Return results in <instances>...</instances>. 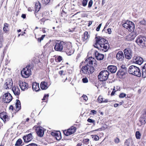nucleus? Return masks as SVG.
<instances>
[{"instance_id": "f257e3e1", "label": "nucleus", "mask_w": 146, "mask_h": 146, "mask_svg": "<svg viewBox=\"0 0 146 146\" xmlns=\"http://www.w3.org/2000/svg\"><path fill=\"white\" fill-rule=\"evenodd\" d=\"M54 49L57 51L66 52L68 56L72 55L74 52V49L72 48L70 44H66L62 41H57Z\"/></svg>"}, {"instance_id": "f03ea898", "label": "nucleus", "mask_w": 146, "mask_h": 146, "mask_svg": "<svg viewBox=\"0 0 146 146\" xmlns=\"http://www.w3.org/2000/svg\"><path fill=\"white\" fill-rule=\"evenodd\" d=\"M96 43L94 45V47L98 48L100 50L106 51L109 48V45L108 41L105 39L100 36L95 38Z\"/></svg>"}, {"instance_id": "7ed1b4c3", "label": "nucleus", "mask_w": 146, "mask_h": 146, "mask_svg": "<svg viewBox=\"0 0 146 146\" xmlns=\"http://www.w3.org/2000/svg\"><path fill=\"white\" fill-rule=\"evenodd\" d=\"M31 69H32V68L31 66V64H28V66L24 68L21 71L22 76L25 78L28 77L31 74Z\"/></svg>"}, {"instance_id": "20e7f679", "label": "nucleus", "mask_w": 146, "mask_h": 146, "mask_svg": "<svg viewBox=\"0 0 146 146\" xmlns=\"http://www.w3.org/2000/svg\"><path fill=\"white\" fill-rule=\"evenodd\" d=\"M109 74L107 70H102L100 72L98 76V79L100 81H105L108 79Z\"/></svg>"}, {"instance_id": "39448f33", "label": "nucleus", "mask_w": 146, "mask_h": 146, "mask_svg": "<svg viewBox=\"0 0 146 146\" xmlns=\"http://www.w3.org/2000/svg\"><path fill=\"white\" fill-rule=\"evenodd\" d=\"M123 26L129 31H133L135 29V25L131 21H127L123 24Z\"/></svg>"}, {"instance_id": "423d86ee", "label": "nucleus", "mask_w": 146, "mask_h": 146, "mask_svg": "<svg viewBox=\"0 0 146 146\" xmlns=\"http://www.w3.org/2000/svg\"><path fill=\"white\" fill-rule=\"evenodd\" d=\"M136 42L139 45L146 46V36L139 35L136 40Z\"/></svg>"}, {"instance_id": "0eeeda50", "label": "nucleus", "mask_w": 146, "mask_h": 146, "mask_svg": "<svg viewBox=\"0 0 146 146\" xmlns=\"http://www.w3.org/2000/svg\"><path fill=\"white\" fill-rule=\"evenodd\" d=\"M25 142L27 143L31 141L34 138L33 133H31L26 134L23 137Z\"/></svg>"}, {"instance_id": "6e6552de", "label": "nucleus", "mask_w": 146, "mask_h": 146, "mask_svg": "<svg viewBox=\"0 0 146 146\" xmlns=\"http://www.w3.org/2000/svg\"><path fill=\"white\" fill-rule=\"evenodd\" d=\"M13 85V82L12 79L11 78H8L5 80L3 88L4 89L8 90L11 88Z\"/></svg>"}, {"instance_id": "1a4fd4ad", "label": "nucleus", "mask_w": 146, "mask_h": 146, "mask_svg": "<svg viewBox=\"0 0 146 146\" xmlns=\"http://www.w3.org/2000/svg\"><path fill=\"white\" fill-rule=\"evenodd\" d=\"M3 101L5 103H9L12 100L13 97L9 93H5L3 96Z\"/></svg>"}, {"instance_id": "9d476101", "label": "nucleus", "mask_w": 146, "mask_h": 146, "mask_svg": "<svg viewBox=\"0 0 146 146\" xmlns=\"http://www.w3.org/2000/svg\"><path fill=\"white\" fill-rule=\"evenodd\" d=\"M124 52L125 58L130 59L132 57V51L129 48H126L124 50Z\"/></svg>"}, {"instance_id": "9b49d317", "label": "nucleus", "mask_w": 146, "mask_h": 146, "mask_svg": "<svg viewBox=\"0 0 146 146\" xmlns=\"http://www.w3.org/2000/svg\"><path fill=\"white\" fill-rule=\"evenodd\" d=\"M76 127H72L68 130H65L64 131V134L66 136L70 135L74 133L76 131Z\"/></svg>"}, {"instance_id": "f8f14e48", "label": "nucleus", "mask_w": 146, "mask_h": 146, "mask_svg": "<svg viewBox=\"0 0 146 146\" xmlns=\"http://www.w3.org/2000/svg\"><path fill=\"white\" fill-rule=\"evenodd\" d=\"M144 60L141 57L139 56L134 57L133 58V63L136 64H142Z\"/></svg>"}, {"instance_id": "ddd939ff", "label": "nucleus", "mask_w": 146, "mask_h": 146, "mask_svg": "<svg viewBox=\"0 0 146 146\" xmlns=\"http://www.w3.org/2000/svg\"><path fill=\"white\" fill-rule=\"evenodd\" d=\"M139 121L142 125H144L146 123V110L141 115Z\"/></svg>"}, {"instance_id": "4468645a", "label": "nucleus", "mask_w": 146, "mask_h": 146, "mask_svg": "<svg viewBox=\"0 0 146 146\" xmlns=\"http://www.w3.org/2000/svg\"><path fill=\"white\" fill-rule=\"evenodd\" d=\"M0 118L3 120L4 122L8 121L9 119L8 116L6 115V113L5 112L0 113Z\"/></svg>"}, {"instance_id": "2eb2a0df", "label": "nucleus", "mask_w": 146, "mask_h": 146, "mask_svg": "<svg viewBox=\"0 0 146 146\" xmlns=\"http://www.w3.org/2000/svg\"><path fill=\"white\" fill-rule=\"evenodd\" d=\"M84 70H86L88 73L91 74L94 71V67L91 65H89L88 64H86V66L84 68Z\"/></svg>"}, {"instance_id": "dca6fc26", "label": "nucleus", "mask_w": 146, "mask_h": 146, "mask_svg": "<svg viewBox=\"0 0 146 146\" xmlns=\"http://www.w3.org/2000/svg\"><path fill=\"white\" fill-rule=\"evenodd\" d=\"M19 86L22 90H27L28 88V85L26 82H20L19 84Z\"/></svg>"}, {"instance_id": "f3484780", "label": "nucleus", "mask_w": 146, "mask_h": 146, "mask_svg": "<svg viewBox=\"0 0 146 146\" xmlns=\"http://www.w3.org/2000/svg\"><path fill=\"white\" fill-rule=\"evenodd\" d=\"M14 95L16 96H19L20 93V91L19 88L17 86H14L12 88Z\"/></svg>"}, {"instance_id": "a211bd4d", "label": "nucleus", "mask_w": 146, "mask_h": 146, "mask_svg": "<svg viewBox=\"0 0 146 146\" xmlns=\"http://www.w3.org/2000/svg\"><path fill=\"white\" fill-rule=\"evenodd\" d=\"M36 132L38 136L42 137L44 134V130L42 127L38 128L36 129Z\"/></svg>"}, {"instance_id": "6ab92c4d", "label": "nucleus", "mask_w": 146, "mask_h": 146, "mask_svg": "<svg viewBox=\"0 0 146 146\" xmlns=\"http://www.w3.org/2000/svg\"><path fill=\"white\" fill-rule=\"evenodd\" d=\"M95 60L92 57H90L87 58L85 61V63L86 64H95Z\"/></svg>"}, {"instance_id": "aec40b11", "label": "nucleus", "mask_w": 146, "mask_h": 146, "mask_svg": "<svg viewBox=\"0 0 146 146\" xmlns=\"http://www.w3.org/2000/svg\"><path fill=\"white\" fill-rule=\"evenodd\" d=\"M108 69L111 73H113L116 72L117 70V68L115 66L111 65L108 67Z\"/></svg>"}, {"instance_id": "412c9836", "label": "nucleus", "mask_w": 146, "mask_h": 146, "mask_svg": "<svg viewBox=\"0 0 146 146\" xmlns=\"http://www.w3.org/2000/svg\"><path fill=\"white\" fill-rule=\"evenodd\" d=\"M116 57L117 59L119 61L122 60L124 58L123 53L121 51H119L117 54Z\"/></svg>"}, {"instance_id": "4be33fe9", "label": "nucleus", "mask_w": 146, "mask_h": 146, "mask_svg": "<svg viewBox=\"0 0 146 146\" xmlns=\"http://www.w3.org/2000/svg\"><path fill=\"white\" fill-rule=\"evenodd\" d=\"M135 71L133 72V75L140 77H141V74L140 72V70L138 67H137L135 69Z\"/></svg>"}, {"instance_id": "5701e85b", "label": "nucleus", "mask_w": 146, "mask_h": 146, "mask_svg": "<svg viewBox=\"0 0 146 146\" xmlns=\"http://www.w3.org/2000/svg\"><path fill=\"white\" fill-rule=\"evenodd\" d=\"M136 36V35L134 33H131L127 36V39L128 40H133Z\"/></svg>"}, {"instance_id": "b1692460", "label": "nucleus", "mask_w": 146, "mask_h": 146, "mask_svg": "<svg viewBox=\"0 0 146 146\" xmlns=\"http://www.w3.org/2000/svg\"><path fill=\"white\" fill-rule=\"evenodd\" d=\"M32 88L33 90L38 91L40 90L39 84L36 82H34L32 84Z\"/></svg>"}, {"instance_id": "393cba45", "label": "nucleus", "mask_w": 146, "mask_h": 146, "mask_svg": "<svg viewBox=\"0 0 146 146\" xmlns=\"http://www.w3.org/2000/svg\"><path fill=\"white\" fill-rule=\"evenodd\" d=\"M35 11L38 12L41 7L40 3L38 1H36L35 3Z\"/></svg>"}, {"instance_id": "a878e982", "label": "nucleus", "mask_w": 146, "mask_h": 146, "mask_svg": "<svg viewBox=\"0 0 146 146\" xmlns=\"http://www.w3.org/2000/svg\"><path fill=\"white\" fill-rule=\"evenodd\" d=\"M40 88L43 90H46L48 87L47 83L45 82H42L40 84Z\"/></svg>"}, {"instance_id": "bb28decb", "label": "nucleus", "mask_w": 146, "mask_h": 146, "mask_svg": "<svg viewBox=\"0 0 146 146\" xmlns=\"http://www.w3.org/2000/svg\"><path fill=\"white\" fill-rule=\"evenodd\" d=\"M134 65H131L130 66L128 69V72L130 74L133 75V72L135 71V69L136 68V67Z\"/></svg>"}, {"instance_id": "cd10ccee", "label": "nucleus", "mask_w": 146, "mask_h": 146, "mask_svg": "<svg viewBox=\"0 0 146 146\" xmlns=\"http://www.w3.org/2000/svg\"><path fill=\"white\" fill-rule=\"evenodd\" d=\"M84 41H86L85 43L88 40V39L90 37V36L88 34V33L87 31H85L84 33Z\"/></svg>"}, {"instance_id": "c85d7f7f", "label": "nucleus", "mask_w": 146, "mask_h": 146, "mask_svg": "<svg viewBox=\"0 0 146 146\" xmlns=\"http://www.w3.org/2000/svg\"><path fill=\"white\" fill-rule=\"evenodd\" d=\"M16 102L15 104V106L16 108V110H19L21 108V102L18 100H16Z\"/></svg>"}, {"instance_id": "c756f323", "label": "nucleus", "mask_w": 146, "mask_h": 146, "mask_svg": "<svg viewBox=\"0 0 146 146\" xmlns=\"http://www.w3.org/2000/svg\"><path fill=\"white\" fill-rule=\"evenodd\" d=\"M22 140L21 139H18L15 144V146H22L23 145Z\"/></svg>"}, {"instance_id": "7c9ffc66", "label": "nucleus", "mask_w": 146, "mask_h": 146, "mask_svg": "<svg viewBox=\"0 0 146 146\" xmlns=\"http://www.w3.org/2000/svg\"><path fill=\"white\" fill-rule=\"evenodd\" d=\"M3 31L5 33H7L9 30V25L7 23H5L4 24V27H3Z\"/></svg>"}, {"instance_id": "2f4dec72", "label": "nucleus", "mask_w": 146, "mask_h": 146, "mask_svg": "<svg viewBox=\"0 0 146 146\" xmlns=\"http://www.w3.org/2000/svg\"><path fill=\"white\" fill-rule=\"evenodd\" d=\"M144 68L145 67H143L141 74L142 77L145 78L146 77V69Z\"/></svg>"}, {"instance_id": "473e14b6", "label": "nucleus", "mask_w": 146, "mask_h": 146, "mask_svg": "<svg viewBox=\"0 0 146 146\" xmlns=\"http://www.w3.org/2000/svg\"><path fill=\"white\" fill-rule=\"evenodd\" d=\"M124 71L122 70L121 69H120L118 71L117 74L118 76H122L125 74V72H124Z\"/></svg>"}, {"instance_id": "72a5a7b5", "label": "nucleus", "mask_w": 146, "mask_h": 146, "mask_svg": "<svg viewBox=\"0 0 146 146\" xmlns=\"http://www.w3.org/2000/svg\"><path fill=\"white\" fill-rule=\"evenodd\" d=\"M96 58L98 60H102L104 58V55L102 54H98L97 56H96Z\"/></svg>"}, {"instance_id": "f704fd0d", "label": "nucleus", "mask_w": 146, "mask_h": 146, "mask_svg": "<svg viewBox=\"0 0 146 146\" xmlns=\"http://www.w3.org/2000/svg\"><path fill=\"white\" fill-rule=\"evenodd\" d=\"M135 135L137 139H140L141 137V134L139 131H137L135 133Z\"/></svg>"}, {"instance_id": "c9c22d12", "label": "nucleus", "mask_w": 146, "mask_h": 146, "mask_svg": "<svg viewBox=\"0 0 146 146\" xmlns=\"http://www.w3.org/2000/svg\"><path fill=\"white\" fill-rule=\"evenodd\" d=\"M127 66H126L125 64H122L121 66V69H121L123 71H126L127 70Z\"/></svg>"}, {"instance_id": "e433bc0d", "label": "nucleus", "mask_w": 146, "mask_h": 146, "mask_svg": "<svg viewBox=\"0 0 146 146\" xmlns=\"http://www.w3.org/2000/svg\"><path fill=\"white\" fill-rule=\"evenodd\" d=\"M98 101L99 103H102L103 102V98L102 96H99L98 99Z\"/></svg>"}, {"instance_id": "4c0bfd02", "label": "nucleus", "mask_w": 146, "mask_h": 146, "mask_svg": "<svg viewBox=\"0 0 146 146\" xmlns=\"http://www.w3.org/2000/svg\"><path fill=\"white\" fill-rule=\"evenodd\" d=\"M92 138L95 141H97L99 139V137L97 135H92Z\"/></svg>"}, {"instance_id": "58836bf2", "label": "nucleus", "mask_w": 146, "mask_h": 146, "mask_svg": "<svg viewBox=\"0 0 146 146\" xmlns=\"http://www.w3.org/2000/svg\"><path fill=\"white\" fill-rule=\"evenodd\" d=\"M126 94L123 93H121L119 94V97L121 98H123L124 97H125L126 96Z\"/></svg>"}, {"instance_id": "ea45409f", "label": "nucleus", "mask_w": 146, "mask_h": 146, "mask_svg": "<svg viewBox=\"0 0 146 146\" xmlns=\"http://www.w3.org/2000/svg\"><path fill=\"white\" fill-rule=\"evenodd\" d=\"M50 0H42V2L43 4H47L50 2Z\"/></svg>"}, {"instance_id": "a19ab883", "label": "nucleus", "mask_w": 146, "mask_h": 146, "mask_svg": "<svg viewBox=\"0 0 146 146\" xmlns=\"http://www.w3.org/2000/svg\"><path fill=\"white\" fill-rule=\"evenodd\" d=\"M89 139H84L83 140V143L85 144H88L89 142Z\"/></svg>"}, {"instance_id": "79ce46f5", "label": "nucleus", "mask_w": 146, "mask_h": 146, "mask_svg": "<svg viewBox=\"0 0 146 146\" xmlns=\"http://www.w3.org/2000/svg\"><path fill=\"white\" fill-rule=\"evenodd\" d=\"M130 144V142L129 139L126 140V141L125 142V146H129Z\"/></svg>"}, {"instance_id": "37998d69", "label": "nucleus", "mask_w": 146, "mask_h": 146, "mask_svg": "<svg viewBox=\"0 0 146 146\" xmlns=\"http://www.w3.org/2000/svg\"><path fill=\"white\" fill-rule=\"evenodd\" d=\"M93 1L92 0H90V1L88 4V8H90L92 7Z\"/></svg>"}, {"instance_id": "c03bdc74", "label": "nucleus", "mask_w": 146, "mask_h": 146, "mask_svg": "<svg viewBox=\"0 0 146 146\" xmlns=\"http://www.w3.org/2000/svg\"><path fill=\"white\" fill-rule=\"evenodd\" d=\"M88 0H83V6H86L87 4V2Z\"/></svg>"}, {"instance_id": "a18cd8bd", "label": "nucleus", "mask_w": 146, "mask_h": 146, "mask_svg": "<svg viewBox=\"0 0 146 146\" xmlns=\"http://www.w3.org/2000/svg\"><path fill=\"white\" fill-rule=\"evenodd\" d=\"M88 82V80L87 78L85 77L83 78V82L84 83H87Z\"/></svg>"}, {"instance_id": "49530a36", "label": "nucleus", "mask_w": 146, "mask_h": 146, "mask_svg": "<svg viewBox=\"0 0 146 146\" xmlns=\"http://www.w3.org/2000/svg\"><path fill=\"white\" fill-rule=\"evenodd\" d=\"M55 137L57 140H59L61 138L60 133L59 134H58V135H57V136Z\"/></svg>"}, {"instance_id": "de8ad7c7", "label": "nucleus", "mask_w": 146, "mask_h": 146, "mask_svg": "<svg viewBox=\"0 0 146 146\" xmlns=\"http://www.w3.org/2000/svg\"><path fill=\"white\" fill-rule=\"evenodd\" d=\"M83 98L85 101H86L88 100L87 96L85 95H83Z\"/></svg>"}, {"instance_id": "09e8293b", "label": "nucleus", "mask_w": 146, "mask_h": 146, "mask_svg": "<svg viewBox=\"0 0 146 146\" xmlns=\"http://www.w3.org/2000/svg\"><path fill=\"white\" fill-rule=\"evenodd\" d=\"M87 121L90 123H94L95 122V121L94 120L89 118L87 120Z\"/></svg>"}, {"instance_id": "8fccbe9b", "label": "nucleus", "mask_w": 146, "mask_h": 146, "mask_svg": "<svg viewBox=\"0 0 146 146\" xmlns=\"http://www.w3.org/2000/svg\"><path fill=\"white\" fill-rule=\"evenodd\" d=\"M140 23L141 25H145L146 23V21L144 20L143 19V20L140 22Z\"/></svg>"}, {"instance_id": "3c124183", "label": "nucleus", "mask_w": 146, "mask_h": 146, "mask_svg": "<svg viewBox=\"0 0 146 146\" xmlns=\"http://www.w3.org/2000/svg\"><path fill=\"white\" fill-rule=\"evenodd\" d=\"M102 24V23L100 24L99 25H98V27L96 29V31H99L100 30V29L101 28Z\"/></svg>"}, {"instance_id": "603ef678", "label": "nucleus", "mask_w": 146, "mask_h": 146, "mask_svg": "<svg viewBox=\"0 0 146 146\" xmlns=\"http://www.w3.org/2000/svg\"><path fill=\"white\" fill-rule=\"evenodd\" d=\"M26 146H38L35 143H31Z\"/></svg>"}, {"instance_id": "864d4df0", "label": "nucleus", "mask_w": 146, "mask_h": 146, "mask_svg": "<svg viewBox=\"0 0 146 146\" xmlns=\"http://www.w3.org/2000/svg\"><path fill=\"white\" fill-rule=\"evenodd\" d=\"M57 60L59 62H60L62 60V58L61 56H59Z\"/></svg>"}, {"instance_id": "5fc2aeb1", "label": "nucleus", "mask_w": 146, "mask_h": 146, "mask_svg": "<svg viewBox=\"0 0 146 146\" xmlns=\"http://www.w3.org/2000/svg\"><path fill=\"white\" fill-rule=\"evenodd\" d=\"M115 142L117 143L119 142V139L118 138H116L115 139Z\"/></svg>"}, {"instance_id": "6e6d98bb", "label": "nucleus", "mask_w": 146, "mask_h": 146, "mask_svg": "<svg viewBox=\"0 0 146 146\" xmlns=\"http://www.w3.org/2000/svg\"><path fill=\"white\" fill-rule=\"evenodd\" d=\"M90 112L91 113H92V114L94 115L96 114L97 112L96 111H95L94 110H92L90 111Z\"/></svg>"}, {"instance_id": "4d7b16f0", "label": "nucleus", "mask_w": 146, "mask_h": 146, "mask_svg": "<svg viewBox=\"0 0 146 146\" xmlns=\"http://www.w3.org/2000/svg\"><path fill=\"white\" fill-rule=\"evenodd\" d=\"M51 134L52 135H54L55 137H56V136H57V135H58V133H54L53 132H52L51 133Z\"/></svg>"}, {"instance_id": "13d9d810", "label": "nucleus", "mask_w": 146, "mask_h": 146, "mask_svg": "<svg viewBox=\"0 0 146 146\" xmlns=\"http://www.w3.org/2000/svg\"><path fill=\"white\" fill-rule=\"evenodd\" d=\"M45 35H42L40 38V42L41 40H42L43 38H44Z\"/></svg>"}, {"instance_id": "bf43d9fd", "label": "nucleus", "mask_w": 146, "mask_h": 146, "mask_svg": "<svg viewBox=\"0 0 146 146\" xmlns=\"http://www.w3.org/2000/svg\"><path fill=\"white\" fill-rule=\"evenodd\" d=\"M108 33L109 34H110L111 33V30L110 28H108L107 30Z\"/></svg>"}, {"instance_id": "052dcab7", "label": "nucleus", "mask_w": 146, "mask_h": 146, "mask_svg": "<svg viewBox=\"0 0 146 146\" xmlns=\"http://www.w3.org/2000/svg\"><path fill=\"white\" fill-rule=\"evenodd\" d=\"M64 72V71L63 70H61L59 72V74L60 75V76H62L63 74V73Z\"/></svg>"}, {"instance_id": "680f3d73", "label": "nucleus", "mask_w": 146, "mask_h": 146, "mask_svg": "<svg viewBox=\"0 0 146 146\" xmlns=\"http://www.w3.org/2000/svg\"><path fill=\"white\" fill-rule=\"evenodd\" d=\"M115 90V89H113V91L111 92V96L113 95H114V94H115V91H114Z\"/></svg>"}, {"instance_id": "e2e57ef3", "label": "nucleus", "mask_w": 146, "mask_h": 146, "mask_svg": "<svg viewBox=\"0 0 146 146\" xmlns=\"http://www.w3.org/2000/svg\"><path fill=\"white\" fill-rule=\"evenodd\" d=\"M49 96V95L48 94L46 95L45 94L43 97V99H42L43 100H45L46 98V97L47 96L48 97Z\"/></svg>"}, {"instance_id": "0e129e2a", "label": "nucleus", "mask_w": 146, "mask_h": 146, "mask_svg": "<svg viewBox=\"0 0 146 146\" xmlns=\"http://www.w3.org/2000/svg\"><path fill=\"white\" fill-rule=\"evenodd\" d=\"M81 54H78V55L77 56V57H76V59H78V58H79L81 57Z\"/></svg>"}, {"instance_id": "69168bd1", "label": "nucleus", "mask_w": 146, "mask_h": 146, "mask_svg": "<svg viewBox=\"0 0 146 146\" xmlns=\"http://www.w3.org/2000/svg\"><path fill=\"white\" fill-rule=\"evenodd\" d=\"M26 15L25 14H22L21 15V17L23 19H25L26 18Z\"/></svg>"}, {"instance_id": "338daca9", "label": "nucleus", "mask_w": 146, "mask_h": 146, "mask_svg": "<svg viewBox=\"0 0 146 146\" xmlns=\"http://www.w3.org/2000/svg\"><path fill=\"white\" fill-rule=\"evenodd\" d=\"M3 41V38L2 36L0 35V41Z\"/></svg>"}, {"instance_id": "774afa93", "label": "nucleus", "mask_w": 146, "mask_h": 146, "mask_svg": "<svg viewBox=\"0 0 146 146\" xmlns=\"http://www.w3.org/2000/svg\"><path fill=\"white\" fill-rule=\"evenodd\" d=\"M82 145L81 142L79 143L76 146H81Z\"/></svg>"}]
</instances>
